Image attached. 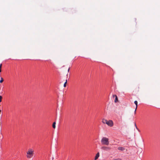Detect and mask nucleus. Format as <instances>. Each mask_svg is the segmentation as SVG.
<instances>
[{
    "label": "nucleus",
    "mask_w": 160,
    "mask_h": 160,
    "mask_svg": "<svg viewBox=\"0 0 160 160\" xmlns=\"http://www.w3.org/2000/svg\"><path fill=\"white\" fill-rule=\"evenodd\" d=\"M102 144L106 145H108L109 142L108 139L106 137H103L101 140Z\"/></svg>",
    "instance_id": "obj_1"
},
{
    "label": "nucleus",
    "mask_w": 160,
    "mask_h": 160,
    "mask_svg": "<svg viewBox=\"0 0 160 160\" xmlns=\"http://www.w3.org/2000/svg\"><path fill=\"white\" fill-rule=\"evenodd\" d=\"M33 152V151L32 150V149H30L29 150V151L27 152V154H29L30 155H27V157L28 158H31L32 156V153Z\"/></svg>",
    "instance_id": "obj_2"
},
{
    "label": "nucleus",
    "mask_w": 160,
    "mask_h": 160,
    "mask_svg": "<svg viewBox=\"0 0 160 160\" xmlns=\"http://www.w3.org/2000/svg\"><path fill=\"white\" fill-rule=\"evenodd\" d=\"M107 124L110 127H112L113 125V122L112 120H109L108 121Z\"/></svg>",
    "instance_id": "obj_3"
},
{
    "label": "nucleus",
    "mask_w": 160,
    "mask_h": 160,
    "mask_svg": "<svg viewBox=\"0 0 160 160\" xmlns=\"http://www.w3.org/2000/svg\"><path fill=\"white\" fill-rule=\"evenodd\" d=\"M101 148L103 150L108 151L110 149V148L108 147H102Z\"/></svg>",
    "instance_id": "obj_4"
},
{
    "label": "nucleus",
    "mask_w": 160,
    "mask_h": 160,
    "mask_svg": "<svg viewBox=\"0 0 160 160\" xmlns=\"http://www.w3.org/2000/svg\"><path fill=\"white\" fill-rule=\"evenodd\" d=\"M113 98H115L114 102H117L118 101V98L117 96L116 95H113Z\"/></svg>",
    "instance_id": "obj_5"
},
{
    "label": "nucleus",
    "mask_w": 160,
    "mask_h": 160,
    "mask_svg": "<svg viewBox=\"0 0 160 160\" xmlns=\"http://www.w3.org/2000/svg\"><path fill=\"white\" fill-rule=\"evenodd\" d=\"M118 149L121 151H123L125 150V148L124 147H120L118 148Z\"/></svg>",
    "instance_id": "obj_6"
},
{
    "label": "nucleus",
    "mask_w": 160,
    "mask_h": 160,
    "mask_svg": "<svg viewBox=\"0 0 160 160\" xmlns=\"http://www.w3.org/2000/svg\"><path fill=\"white\" fill-rule=\"evenodd\" d=\"M134 103L136 105V107L135 110V113L136 109L138 107V101H135L134 102Z\"/></svg>",
    "instance_id": "obj_7"
},
{
    "label": "nucleus",
    "mask_w": 160,
    "mask_h": 160,
    "mask_svg": "<svg viewBox=\"0 0 160 160\" xmlns=\"http://www.w3.org/2000/svg\"><path fill=\"white\" fill-rule=\"evenodd\" d=\"M99 152H98L96 155L95 157V158H94V159L95 160H96L99 157Z\"/></svg>",
    "instance_id": "obj_8"
},
{
    "label": "nucleus",
    "mask_w": 160,
    "mask_h": 160,
    "mask_svg": "<svg viewBox=\"0 0 160 160\" xmlns=\"http://www.w3.org/2000/svg\"><path fill=\"white\" fill-rule=\"evenodd\" d=\"M102 122L103 123H106L107 124V123L108 121L106 119H103L102 120Z\"/></svg>",
    "instance_id": "obj_9"
},
{
    "label": "nucleus",
    "mask_w": 160,
    "mask_h": 160,
    "mask_svg": "<svg viewBox=\"0 0 160 160\" xmlns=\"http://www.w3.org/2000/svg\"><path fill=\"white\" fill-rule=\"evenodd\" d=\"M55 125H56L55 122H53V124H52V126L53 128H56Z\"/></svg>",
    "instance_id": "obj_10"
},
{
    "label": "nucleus",
    "mask_w": 160,
    "mask_h": 160,
    "mask_svg": "<svg viewBox=\"0 0 160 160\" xmlns=\"http://www.w3.org/2000/svg\"><path fill=\"white\" fill-rule=\"evenodd\" d=\"M67 82V80H66V82H65L64 83V85H63V86L64 87H66Z\"/></svg>",
    "instance_id": "obj_11"
},
{
    "label": "nucleus",
    "mask_w": 160,
    "mask_h": 160,
    "mask_svg": "<svg viewBox=\"0 0 160 160\" xmlns=\"http://www.w3.org/2000/svg\"><path fill=\"white\" fill-rule=\"evenodd\" d=\"M3 81V79L2 78H1V80H0V83H2Z\"/></svg>",
    "instance_id": "obj_12"
},
{
    "label": "nucleus",
    "mask_w": 160,
    "mask_h": 160,
    "mask_svg": "<svg viewBox=\"0 0 160 160\" xmlns=\"http://www.w3.org/2000/svg\"><path fill=\"white\" fill-rule=\"evenodd\" d=\"M2 64H0V72H1V68L2 67Z\"/></svg>",
    "instance_id": "obj_13"
},
{
    "label": "nucleus",
    "mask_w": 160,
    "mask_h": 160,
    "mask_svg": "<svg viewBox=\"0 0 160 160\" xmlns=\"http://www.w3.org/2000/svg\"><path fill=\"white\" fill-rule=\"evenodd\" d=\"M2 98V97L1 96H0V102H1Z\"/></svg>",
    "instance_id": "obj_14"
},
{
    "label": "nucleus",
    "mask_w": 160,
    "mask_h": 160,
    "mask_svg": "<svg viewBox=\"0 0 160 160\" xmlns=\"http://www.w3.org/2000/svg\"><path fill=\"white\" fill-rule=\"evenodd\" d=\"M135 126H136V128H137V129H138V128H137V126H136V124L135 123Z\"/></svg>",
    "instance_id": "obj_15"
},
{
    "label": "nucleus",
    "mask_w": 160,
    "mask_h": 160,
    "mask_svg": "<svg viewBox=\"0 0 160 160\" xmlns=\"http://www.w3.org/2000/svg\"><path fill=\"white\" fill-rule=\"evenodd\" d=\"M69 69H70V68H68V72L69 71Z\"/></svg>",
    "instance_id": "obj_16"
},
{
    "label": "nucleus",
    "mask_w": 160,
    "mask_h": 160,
    "mask_svg": "<svg viewBox=\"0 0 160 160\" xmlns=\"http://www.w3.org/2000/svg\"><path fill=\"white\" fill-rule=\"evenodd\" d=\"M114 160H118V159H114Z\"/></svg>",
    "instance_id": "obj_17"
},
{
    "label": "nucleus",
    "mask_w": 160,
    "mask_h": 160,
    "mask_svg": "<svg viewBox=\"0 0 160 160\" xmlns=\"http://www.w3.org/2000/svg\"><path fill=\"white\" fill-rule=\"evenodd\" d=\"M53 159H54V158H52V160H53Z\"/></svg>",
    "instance_id": "obj_18"
}]
</instances>
